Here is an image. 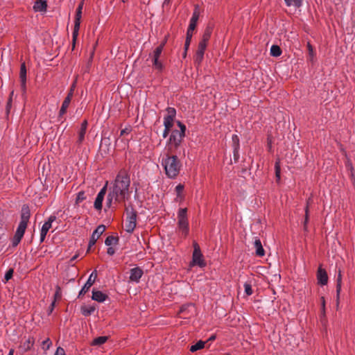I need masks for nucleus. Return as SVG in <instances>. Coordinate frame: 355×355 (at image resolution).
<instances>
[{
	"instance_id": "nucleus-10",
	"label": "nucleus",
	"mask_w": 355,
	"mask_h": 355,
	"mask_svg": "<svg viewBox=\"0 0 355 355\" xmlns=\"http://www.w3.org/2000/svg\"><path fill=\"white\" fill-rule=\"evenodd\" d=\"M107 182L106 184L103 187V188L100 190V191L98 193L97 196L95 199L94 207L96 210H101L103 207V201L105 197V195L107 192Z\"/></svg>"
},
{
	"instance_id": "nucleus-43",
	"label": "nucleus",
	"mask_w": 355,
	"mask_h": 355,
	"mask_svg": "<svg viewBox=\"0 0 355 355\" xmlns=\"http://www.w3.org/2000/svg\"><path fill=\"white\" fill-rule=\"evenodd\" d=\"M308 213H309V209H308V205H307L306 207V209H305V219H304V230L306 229V225H307L308 220H309Z\"/></svg>"
},
{
	"instance_id": "nucleus-52",
	"label": "nucleus",
	"mask_w": 355,
	"mask_h": 355,
	"mask_svg": "<svg viewBox=\"0 0 355 355\" xmlns=\"http://www.w3.org/2000/svg\"><path fill=\"white\" fill-rule=\"evenodd\" d=\"M73 95V89H71L70 91L69 92L67 96H66V98H69L71 101Z\"/></svg>"
},
{
	"instance_id": "nucleus-57",
	"label": "nucleus",
	"mask_w": 355,
	"mask_h": 355,
	"mask_svg": "<svg viewBox=\"0 0 355 355\" xmlns=\"http://www.w3.org/2000/svg\"><path fill=\"white\" fill-rule=\"evenodd\" d=\"M13 354H14V349H10L8 355H13Z\"/></svg>"
},
{
	"instance_id": "nucleus-41",
	"label": "nucleus",
	"mask_w": 355,
	"mask_h": 355,
	"mask_svg": "<svg viewBox=\"0 0 355 355\" xmlns=\"http://www.w3.org/2000/svg\"><path fill=\"white\" fill-rule=\"evenodd\" d=\"M166 111H167V115L166 116H171V118H175V114H176V110L175 108L173 107H168L166 109Z\"/></svg>"
},
{
	"instance_id": "nucleus-49",
	"label": "nucleus",
	"mask_w": 355,
	"mask_h": 355,
	"mask_svg": "<svg viewBox=\"0 0 355 355\" xmlns=\"http://www.w3.org/2000/svg\"><path fill=\"white\" fill-rule=\"evenodd\" d=\"M107 253L109 255L112 256V255H113V254L115 253V250H114V249L113 248H112V247H110H110L107 248Z\"/></svg>"
},
{
	"instance_id": "nucleus-40",
	"label": "nucleus",
	"mask_w": 355,
	"mask_h": 355,
	"mask_svg": "<svg viewBox=\"0 0 355 355\" xmlns=\"http://www.w3.org/2000/svg\"><path fill=\"white\" fill-rule=\"evenodd\" d=\"M52 343L49 338H46L42 342V347L44 349L47 350L51 346Z\"/></svg>"
},
{
	"instance_id": "nucleus-39",
	"label": "nucleus",
	"mask_w": 355,
	"mask_h": 355,
	"mask_svg": "<svg viewBox=\"0 0 355 355\" xmlns=\"http://www.w3.org/2000/svg\"><path fill=\"white\" fill-rule=\"evenodd\" d=\"M162 51L163 50L162 49V46L156 47L153 53L152 57L153 58H159L162 53Z\"/></svg>"
},
{
	"instance_id": "nucleus-25",
	"label": "nucleus",
	"mask_w": 355,
	"mask_h": 355,
	"mask_svg": "<svg viewBox=\"0 0 355 355\" xmlns=\"http://www.w3.org/2000/svg\"><path fill=\"white\" fill-rule=\"evenodd\" d=\"M211 33H212V27L210 26H207V28H205V30L204 31L202 37L200 41L207 43L211 37Z\"/></svg>"
},
{
	"instance_id": "nucleus-3",
	"label": "nucleus",
	"mask_w": 355,
	"mask_h": 355,
	"mask_svg": "<svg viewBox=\"0 0 355 355\" xmlns=\"http://www.w3.org/2000/svg\"><path fill=\"white\" fill-rule=\"evenodd\" d=\"M180 130H173L166 142V150L168 153H177L185 136L186 126L180 121L177 122Z\"/></svg>"
},
{
	"instance_id": "nucleus-53",
	"label": "nucleus",
	"mask_w": 355,
	"mask_h": 355,
	"mask_svg": "<svg viewBox=\"0 0 355 355\" xmlns=\"http://www.w3.org/2000/svg\"><path fill=\"white\" fill-rule=\"evenodd\" d=\"M307 47H308L309 53L312 55L313 53V50L312 46L309 43L308 45H307Z\"/></svg>"
},
{
	"instance_id": "nucleus-13",
	"label": "nucleus",
	"mask_w": 355,
	"mask_h": 355,
	"mask_svg": "<svg viewBox=\"0 0 355 355\" xmlns=\"http://www.w3.org/2000/svg\"><path fill=\"white\" fill-rule=\"evenodd\" d=\"M199 10L198 7L196 6V8L192 14V17L189 21V25L187 31V34L190 33L191 36H193V31L195 30L197 24V21L199 19Z\"/></svg>"
},
{
	"instance_id": "nucleus-55",
	"label": "nucleus",
	"mask_w": 355,
	"mask_h": 355,
	"mask_svg": "<svg viewBox=\"0 0 355 355\" xmlns=\"http://www.w3.org/2000/svg\"><path fill=\"white\" fill-rule=\"evenodd\" d=\"M78 257V254H75L74 256H73L71 258L70 261L72 262V261H75Z\"/></svg>"
},
{
	"instance_id": "nucleus-35",
	"label": "nucleus",
	"mask_w": 355,
	"mask_h": 355,
	"mask_svg": "<svg viewBox=\"0 0 355 355\" xmlns=\"http://www.w3.org/2000/svg\"><path fill=\"white\" fill-rule=\"evenodd\" d=\"M275 176L277 178V180L279 181L280 180V173H281V168L279 162L277 161L275 164Z\"/></svg>"
},
{
	"instance_id": "nucleus-59",
	"label": "nucleus",
	"mask_w": 355,
	"mask_h": 355,
	"mask_svg": "<svg viewBox=\"0 0 355 355\" xmlns=\"http://www.w3.org/2000/svg\"><path fill=\"white\" fill-rule=\"evenodd\" d=\"M215 338H216L215 336H212L210 337L209 340H213L215 339Z\"/></svg>"
},
{
	"instance_id": "nucleus-20",
	"label": "nucleus",
	"mask_w": 355,
	"mask_h": 355,
	"mask_svg": "<svg viewBox=\"0 0 355 355\" xmlns=\"http://www.w3.org/2000/svg\"><path fill=\"white\" fill-rule=\"evenodd\" d=\"M107 296L101 291H92V300L98 302H103L107 299Z\"/></svg>"
},
{
	"instance_id": "nucleus-51",
	"label": "nucleus",
	"mask_w": 355,
	"mask_h": 355,
	"mask_svg": "<svg viewBox=\"0 0 355 355\" xmlns=\"http://www.w3.org/2000/svg\"><path fill=\"white\" fill-rule=\"evenodd\" d=\"M169 131H170V128H164V132L162 134V136L164 138H166L168 136Z\"/></svg>"
},
{
	"instance_id": "nucleus-31",
	"label": "nucleus",
	"mask_w": 355,
	"mask_h": 355,
	"mask_svg": "<svg viewBox=\"0 0 355 355\" xmlns=\"http://www.w3.org/2000/svg\"><path fill=\"white\" fill-rule=\"evenodd\" d=\"M173 118L170 116H165L164 118V128H171L173 124Z\"/></svg>"
},
{
	"instance_id": "nucleus-47",
	"label": "nucleus",
	"mask_w": 355,
	"mask_h": 355,
	"mask_svg": "<svg viewBox=\"0 0 355 355\" xmlns=\"http://www.w3.org/2000/svg\"><path fill=\"white\" fill-rule=\"evenodd\" d=\"M87 121H83L80 125V130L87 131Z\"/></svg>"
},
{
	"instance_id": "nucleus-24",
	"label": "nucleus",
	"mask_w": 355,
	"mask_h": 355,
	"mask_svg": "<svg viewBox=\"0 0 355 355\" xmlns=\"http://www.w3.org/2000/svg\"><path fill=\"white\" fill-rule=\"evenodd\" d=\"M81 313L84 316H89L92 315L96 310L94 306H83L81 307Z\"/></svg>"
},
{
	"instance_id": "nucleus-36",
	"label": "nucleus",
	"mask_w": 355,
	"mask_h": 355,
	"mask_svg": "<svg viewBox=\"0 0 355 355\" xmlns=\"http://www.w3.org/2000/svg\"><path fill=\"white\" fill-rule=\"evenodd\" d=\"M191 38H192V36L191 35L190 33L187 34L186 40H185V43H184V54H186L187 50L189 48Z\"/></svg>"
},
{
	"instance_id": "nucleus-50",
	"label": "nucleus",
	"mask_w": 355,
	"mask_h": 355,
	"mask_svg": "<svg viewBox=\"0 0 355 355\" xmlns=\"http://www.w3.org/2000/svg\"><path fill=\"white\" fill-rule=\"evenodd\" d=\"M55 299L51 302V305L49 306V313H51L53 311L54 306H55Z\"/></svg>"
},
{
	"instance_id": "nucleus-28",
	"label": "nucleus",
	"mask_w": 355,
	"mask_h": 355,
	"mask_svg": "<svg viewBox=\"0 0 355 355\" xmlns=\"http://www.w3.org/2000/svg\"><path fill=\"white\" fill-rule=\"evenodd\" d=\"M108 339L107 336H99L94 339L92 341V345L100 346L104 344Z\"/></svg>"
},
{
	"instance_id": "nucleus-46",
	"label": "nucleus",
	"mask_w": 355,
	"mask_h": 355,
	"mask_svg": "<svg viewBox=\"0 0 355 355\" xmlns=\"http://www.w3.org/2000/svg\"><path fill=\"white\" fill-rule=\"evenodd\" d=\"M131 131V129L130 128H125L121 130L120 136H123L124 135L129 134Z\"/></svg>"
},
{
	"instance_id": "nucleus-18",
	"label": "nucleus",
	"mask_w": 355,
	"mask_h": 355,
	"mask_svg": "<svg viewBox=\"0 0 355 355\" xmlns=\"http://www.w3.org/2000/svg\"><path fill=\"white\" fill-rule=\"evenodd\" d=\"M342 288V275L341 271L339 270L337 279H336V306L337 309L339 306L340 303V295Z\"/></svg>"
},
{
	"instance_id": "nucleus-1",
	"label": "nucleus",
	"mask_w": 355,
	"mask_h": 355,
	"mask_svg": "<svg viewBox=\"0 0 355 355\" xmlns=\"http://www.w3.org/2000/svg\"><path fill=\"white\" fill-rule=\"evenodd\" d=\"M130 178L125 171H121L111 183L106 198V207L110 208L113 205H118L128 200L130 195Z\"/></svg>"
},
{
	"instance_id": "nucleus-11",
	"label": "nucleus",
	"mask_w": 355,
	"mask_h": 355,
	"mask_svg": "<svg viewBox=\"0 0 355 355\" xmlns=\"http://www.w3.org/2000/svg\"><path fill=\"white\" fill-rule=\"evenodd\" d=\"M105 230V226L103 225H100L96 228V230L92 232V236L90 237L88 244L89 248L92 247L96 243V241L102 235Z\"/></svg>"
},
{
	"instance_id": "nucleus-29",
	"label": "nucleus",
	"mask_w": 355,
	"mask_h": 355,
	"mask_svg": "<svg viewBox=\"0 0 355 355\" xmlns=\"http://www.w3.org/2000/svg\"><path fill=\"white\" fill-rule=\"evenodd\" d=\"M282 54V50L277 45H272L270 48V55L274 57H278Z\"/></svg>"
},
{
	"instance_id": "nucleus-34",
	"label": "nucleus",
	"mask_w": 355,
	"mask_h": 355,
	"mask_svg": "<svg viewBox=\"0 0 355 355\" xmlns=\"http://www.w3.org/2000/svg\"><path fill=\"white\" fill-rule=\"evenodd\" d=\"M232 140L234 144V153H235L236 151H237V150L239 148V138L238 135H233L232 137Z\"/></svg>"
},
{
	"instance_id": "nucleus-12",
	"label": "nucleus",
	"mask_w": 355,
	"mask_h": 355,
	"mask_svg": "<svg viewBox=\"0 0 355 355\" xmlns=\"http://www.w3.org/2000/svg\"><path fill=\"white\" fill-rule=\"evenodd\" d=\"M96 277H97V272H96V270H94V272H92L90 274L87 281L86 282V283L84 284V286H83V288L80 291L79 294H78L79 297L81 296V295H85L89 291L90 287L94 283Z\"/></svg>"
},
{
	"instance_id": "nucleus-26",
	"label": "nucleus",
	"mask_w": 355,
	"mask_h": 355,
	"mask_svg": "<svg viewBox=\"0 0 355 355\" xmlns=\"http://www.w3.org/2000/svg\"><path fill=\"white\" fill-rule=\"evenodd\" d=\"M159 58H153L152 57V62H153V67L155 69L158 71H162L164 68V65L162 62L159 60Z\"/></svg>"
},
{
	"instance_id": "nucleus-21",
	"label": "nucleus",
	"mask_w": 355,
	"mask_h": 355,
	"mask_svg": "<svg viewBox=\"0 0 355 355\" xmlns=\"http://www.w3.org/2000/svg\"><path fill=\"white\" fill-rule=\"evenodd\" d=\"M46 3L45 1H37L33 6V9L35 12H45L46 10Z\"/></svg>"
},
{
	"instance_id": "nucleus-8",
	"label": "nucleus",
	"mask_w": 355,
	"mask_h": 355,
	"mask_svg": "<svg viewBox=\"0 0 355 355\" xmlns=\"http://www.w3.org/2000/svg\"><path fill=\"white\" fill-rule=\"evenodd\" d=\"M192 265H197L200 268L205 267L206 263L203 259V256L201 252L199 245L193 243V252L192 254Z\"/></svg>"
},
{
	"instance_id": "nucleus-2",
	"label": "nucleus",
	"mask_w": 355,
	"mask_h": 355,
	"mask_svg": "<svg viewBox=\"0 0 355 355\" xmlns=\"http://www.w3.org/2000/svg\"><path fill=\"white\" fill-rule=\"evenodd\" d=\"M177 153H168L162 157L161 164L163 166L166 175L170 179H175L180 173L182 164L178 157Z\"/></svg>"
},
{
	"instance_id": "nucleus-54",
	"label": "nucleus",
	"mask_w": 355,
	"mask_h": 355,
	"mask_svg": "<svg viewBox=\"0 0 355 355\" xmlns=\"http://www.w3.org/2000/svg\"><path fill=\"white\" fill-rule=\"evenodd\" d=\"M166 43V39H165L163 42H162L161 44L158 46H162V49L163 50Z\"/></svg>"
},
{
	"instance_id": "nucleus-56",
	"label": "nucleus",
	"mask_w": 355,
	"mask_h": 355,
	"mask_svg": "<svg viewBox=\"0 0 355 355\" xmlns=\"http://www.w3.org/2000/svg\"><path fill=\"white\" fill-rule=\"evenodd\" d=\"M60 289V287H57V290H56V292L55 293V298H56L59 295Z\"/></svg>"
},
{
	"instance_id": "nucleus-38",
	"label": "nucleus",
	"mask_w": 355,
	"mask_h": 355,
	"mask_svg": "<svg viewBox=\"0 0 355 355\" xmlns=\"http://www.w3.org/2000/svg\"><path fill=\"white\" fill-rule=\"evenodd\" d=\"M85 134H86V131L81 130H79V132H78V140H77V144L80 145L83 143V141L85 139Z\"/></svg>"
},
{
	"instance_id": "nucleus-37",
	"label": "nucleus",
	"mask_w": 355,
	"mask_h": 355,
	"mask_svg": "<svg viewBox=\"0 0 355 355\" xmlns=\"http://www.w3.org/2000/svg\"><path fill=\"white\" fill-rule=\"evenodd\" d=\"M85 194L83 191L78 192L76 198V204H79L81 202H83L85 199Z\"/></svg>"
},
{
	"instance_id": "nucleus-42",
	"label": "nucleus",
	"mask_w": 355,
	"mask_h": 355,
	"mask_svg": "<svg viewBox=\"0 0 355 355\" xmlns=\"http://www.w3.org/2000/svg\"><path fill=\"white\" fill-rule=\"evenodd\" d=\"M245 293L248 295H251L252 294V289L251 285L250 284L245 283L244 284Z\"/></svg>"
},
{
	"instance_id": "nucleus-6",
	"label": "nucleus",
	"mask_w": 355,
	"mask_h": 355,
	"mask_svg": "<svg viewBox=\"0 0 355 355\" xmlns=\"http://www.w3.org/2000/svg\"><path fill=\"white\" fill-rule=\"evenodd\" d=\"M83 3H81L78 5L76 11V17L74 21V27L72 33V49L73 50L76 45V42L78 39V32L80 26V19L82 17V10H83Z\"/></svg>"
},
{
	"instance_id": "nucleus-48",
	"label": "nucleus",
	"mask_w": 355,
	"mask_h": 355,
	"mask_svg": "<svg viewBox=\"0 0 355 355\" xmlns=\"http://www.w3.org/2000/svg\"><path fill=\"white\" fill-rule=\"evenodd\" d=\"M321 306H322V312L323 314H324V313H325V300H324V297H321Z\"/></svg>"
},
{
	"instance_id": "nucleus-22",
	"label": "nucleus",
	"mask_w": 355,
	"mask_h": 355,
	"mask_svg": "<svg viewBox=\"0 0 355 355\" xmlns=\"http://www.w3.org/2000/svg\"><path fill=\"white\" fill-rule=\"evenodd\" d=\"M184 185L182 184H179L175 187V192H176V201H182L184 200L183 195Z\"/></svg>"
},
{
	"instance_id": "nucleus-58",
	"label": "nucleus",
	"mask_w": 355,
	"mask_h": 355,
	"mask_svg": "<svg viewBox=\"0 0 355 355\" xmlns=\"http://www.w3.org/2000/svg\"><path fill=\"white\" fill-rule=\"evenodd\" d=\"M352 176L353 178V185H354V189H355V178H354V174L353 173H352Z\"/></svg>"
},
{
	"instance_id": "nucleus-19",
	"label": "nucleus",
	"mask_w": 355,
	"mask_h": 355,
	"mask_svg": "<svg viewBox=\"0 0 355 355\" xmlns=\"http://www.w3.org/2000/svg\"><path fill=\"white\" fill-rule=\"evenodd\" d=\"M256 255L258 257H263L265 255V250L262 246L261 242L259 239H256L254 242Z\"/></svg>"
},
{
	"instance_id": "nucleus-23",
	"label": "nucleus",
	"mask_w": 355,
	"mask_h": 355,
	"mask_svg": "<svg viewBox=\"0 0 355 355\" xmlns=\"http://www.w3.org/2000/svg\"><path fill=\"white\" fill-rule=\"evenodd\" d=\"M70 103L71 100L69 98H64V101L62 102L60 110L59 111V117L62 116L67 112V108L69 107Z\"/></svg>"
},
{
	"instance_id": "nucleus-5",
	"label": "nucleus",
	"mask_w": 355,
	"mask_h": 355,
	"mask_svg": "<svg viewBox=\"0 0 355 355\" xmlns=\"http://www.w3.org/2000/svg\"><path fill=\"white\" fill-rule=\"evenodd\" d=\"M178 225L182 234L187 236L189 234V227L187 218V209L180 208L178 212Z\"/></svg>"
},
{
	"instance_id": "nucleus-14",
	"label": "nucleus",
	"mask_w": 355,
	"mask_h": 355,
	"mask_svg": "<svg viewBox=\"0 0 355 355\" xmlns=\"http://www.w3.org/2000/svg\"><path fill=\"white\" fill-rule=\"evenodd\" d=\"M207 43L201 41H200L198 44V49L195 55V62L198 64H200L204 58V54L207 48Z\"/></svg>"
},
{
	"instance_id": "nucleus-32",
	"label": "nucleus",
	"mask_w": 355,
	"mask_h": 355,
	"mask_svg": "<svg viewBox=\"0 0 355 355\" xmlns=\"http://www.w3.org/2000/svg\"><path fill=\"white\" fill-rule=\"evenodd\" d=\"M118 242V239L113 236H109L105 241V244L107 246H111L113 244H116Z\"/></svg>"
},
{
	"instance_id": "nucleus-17",
	"label": "nucleus",
	"mask_w": 355,
	"mask_h": 355,
	"mask_svg": "<svg viewBox=\"0 0 355 355\" xmlns=\"http://www.w3.org/2000/svg\"><path fill=\"white\" fill-rule=\"evenodd\" d=\"M143 275V271L141 268L136 267L132 268L130 272V279L131 282L138 283Z\"/></svg>"
},
{
	"instance_id": "nucleus-15",
	"label": "nucleus",
	"mask_w": 355,
	"mask_h": 355,
	"mask_svg": "<svg viewBox=\"0 0 355 355\" xmlns=\"http://www.w3.org/2000/svg\"><path fill=\"white\" fill-rule=\"evenodd\" d=\"M317 279L318 284L322 286H325L328 282V275L324 269L320 266L317 272Z\"/></svg>"
},
{
	"instance_id": "nucleus-60",
	"label": "nucleus",
	"mask_w": 355,
	"mask_h": 355,
	"mask_svg": "<svg viewBox=\"0 0 355 355\" xmlns=\"http://www.w3.org/2000/svg\"><path fill=\"white\" fill-rule=\"evenodd\" d=\"M74 88H75V83L72 85V86H71V89H74Z\"/></svg>"
},
{
	"instance_id": "nucleus-61",
	"label": "nucleus",
	"mask_w": 355,
	"mask_h": 355,
	"mask_svg": "<svg viewBox=\"0 0 355 355\" xmlns=\"http://www.w3.org/2000/svg\"><path fill=\"white\" fill-rule=\"evenodd\" d=\"M128 0H122L123 3L126 2Z\"/></svg>"
},
{
	"instance_id": "nucleus-33",
	"label": "nucleus",
	"mask_w": 355,
	"mask_h": 355,
	"mask_svg": "<svg viewBox=\"0 0 355 355\" xmlns=\"http://www.w3.org/2000/svg\"><path fill=\"white\" fill-rule=\"evenodd\" d=\"M34 345L33 337H29L24 343V347L26 350L30 349Z\"/></svg>"
},
{
	"instance_id": "nucleus-27",
	"label": "nucleus",
	"mask_w": 355,
	"mask_h": 355,
	"mask_svg": "<svg viewBox=\"0 0 355 355\" xmlns=\"http://www.w3.org/2000/svg\"><path fill=\"white\" fill-rule=\"evenodd\" d=\"M303 0H284L285 3L287 6H293L295 8H299L302 6Z\"/></svg>"
},
{
	"instance_id": "nucleus-44",
	"label": "nucleus",
	"mask_w": 355,
	"mask_h": 355,
	"mask_svg": "<svg viewBox=\"0 0 355 355\" xmlns=\"http://www.w3.org/2000/svg\"><path fill=\"white\" fill-rule=\"evenodd\" d=\"M55 355H65L64 349L62 347H58L56 349Z\"/></svg>"
},
{
	"instance_id": "nucleus-45",
	"label": "nucleus",
	"mask_w": 355,
	"mask_h": 355,
	"mask_svg": "<svg viewBox=\"0 0 355 355\" xmlns=\"http://www.w3.org/2000/svg\"><path fill=\"white\" fill-rule=\"evenodd\" d=\"M13 270L12 269L9 270L5 275V279L6 281H8L12 277Z\"/></svg>"
},
{
	"instance_id": "nucleus-7",
	"label": "nucleus",
	"mask_w": 355,
	"mask_h": 355,
	"mask_svg": "<svg viewBox=\"0 0 355 355\" xmlns=\"http://www.w3.org/2000/svg\"><path fill=\"white\" fill-rule=\"evenodd\" d=\"M137 225V212L132 209L127 211V217L125 224V230L128 233H132Z\"/></svg>"
},
{
	"instance_id": "nucleus-16",
	"label": "nucleus",
	"mask_w": 355,
	"mask_h": 355,
	"mask_svg": "<svg viewBox=\"0 0 355 355\" xmlns=\"http://www.w3.org/2000/svg\"><path fill=\"white\" fill-rule=\"evenodd\" d=\"M19 78L21 89L25 92L26 89V67L25 62L21 64Z\"/></svg>"
},
{
	"instance_id": "nucleus-9",
	"label": "nucleus",
	"mask_w": 355,
	"mask_h": 355,
	"mask_svg": "<svg viewBox=\"0 0 355 355\" xmlns=\"http://www.w3.org/2000/svg\"><path fill=\"white\" fill-rule=\"evenodd\" d=\"M55 219L56 216L51 215L49 217L47 221L43 224L40 231V242H43L44 241L49 230L52 226V223L55 221Z\"/></svg>"
},
{
	"instance_id": "nucleus-30",
	"label": "nucleus",
	"mask_w": 355,
	"mask_h": 355,
	"mask_svg": "<svg viewBox=\"0 0 355 355\" xmlns=\"http://www.w3.org/2000/svg\"><path fill=\"white\" fill-rule=\"evenodd\" d=\"M204 346H205V342H203L202 340H199L195 345H193L191 346L190 351L192 352H196L199 349H202L204 347Z\"/></svg>"
},
{
	"instance_id": "nucleus-4",
	"label": "nucleus",
	"mask_w": 355,
	"mask_h": 355,
	"mask_svg": "<svg viewBox=\"0 0 355 355\" xmlns=\"http://www.w3.org/2000/svg\"><path fill=\"white\" fill-rule=\"evenodd\" d=\"M31 216L30 209L28 205H24L21 211V220L17 228L15 234L11 241L12 246L15 248L23 238L28 223Z\"/></svg>"
}]
</instances>
